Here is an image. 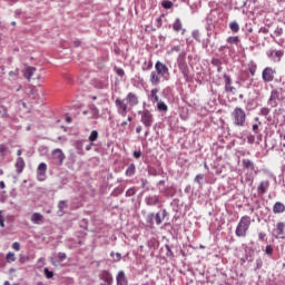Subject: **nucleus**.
Returning a JSON list of instances; mask_svg holds the SVG:
<instances>
[{"instance_id": "39448f33", "label": "nucleus", "mask_w": 285, "mask_h": 285, "mask_svg": "<svg viewBox=\"0 0 285 285\" xmlns=\"http://www.w3.org/2000/svg\"><path fill=\"white\" fill-rule=\"evenodd\" d=\"M138 115L140 116V122L145 126V128L148 129L153 127V124H155V117L150 110L144 109L138 111Z\"/></svg>"}, {"instance_id": "3c124183", "label": "nucleus", "mask_w": 285, "mask_h": 285, "mask_svg": "<svg viewBox=\"0 0 285 285\" xmlns=\"http://www.w3.org/2000/svg\"><path fill=\"white\" fill-rule=\"evenodd\" d=\"M66 257H67L66 253H63V252L58 253V258H59L60 262H63L66 259Z\"/></svg>"}, {"instance_id": "aec40b11", "label": "nucleus", "mask_w": 285, "mask_h": 285, "mask_svg": "<svg viewBox=\"0 0 285 285\" xmlns=\"http://www.w3.org/2000/svg\"><path fill=\"white\" fill-rule=\"evenodd\" d=\"M26 168V160L23 158L18 157L16 160V170L18 174L23 173V169Z\"/></svg>"}, {"instance_id": "49530a36", "label": "nucleus", "mask_w": 285, "mask_h": 285, "mask_svg": "<svg viewBox=\"0 0 285 285\" xmlns=\"http://www.w3.org/2000/svg\"><path fill=\"white\" fill-rule=\"evenodd\" d=\"M29 259H30V257H28L23 254H20V258H19L20 264H26V262H28Z\"/></svg>"}, {"instance_id": "0e129e2a", "label": "nucleus", "mask_w": 285, "mask_h": 285, "mask_svg": "<svg viewBox=\"0 0 285 285\" xmlns=\"http://www.w3.org/2000/svg\"><path fill=\"white\" fill-rule=\"evenodd\" d=\"M141 130H142V127H141V126H138V127L136 128L137 135H139V134L141 132Z\"/></svg>"}, {"instance_id": "79ce46f5", "label": "nucleus", "mask_w": 285, "mask_h": 285, "mask_svg": "<svg viewBox=\"0 0 285 285\" xmlns=\"http://www.w3.org/2000/svg\"><path fill=\"white\" fill-rule=\"evenodd\" d=\"M45 275L47 277V279H52V277H55V273L50 269H48V267L45 268Z\"/></svg>"}, {"instance_id": "680f3d73", "label": "nucleus", "mask_w": 285, "mask_h": 285, "mask_svg": "<svg viewBox=\"0 0 285 285\" xmlns=\"http://www.w3.org/2000/svg\"><path fill=\"white\" fill-rule=\"evenodd\" d=\"M275 52H276V50H271L267 56H268L269 58L272 57V59H273V56L275 55Z\"/></svg>"}, {"instance_id": "f257e3e1", "label": "nucleus", "mask_w": 285, "mask_h": 285, "mask_svg": "<svg viewBox=\"0 0 285 285\" xmlns=\"http://www.w3.org/2000/svg\"><path fill=\"white\" fill-rule=\"evenodd\" d=\"M115 106L118 115H120V117H126L135 106H139V96L135 92H129L124 99L117 98L115 100Z\"/></svg>"}, {"instance_id": "dca6fc26", "label": "nucleus", "mask_w": 285, "mask_h": 285, "mask_svg": "<svg viewBox=\"0 0 285 285\" xmlns=\"http://www.w3.org/2000/svg\"><path fill=\"white\" fill-rule=\"evenodd\" d=\"M154 217L157 226H161V223L164 222V219L168 217V212H166V209H163L161 213H157L156 215L154 214Z\"/></svg>"}, {"instance_id": "a19ab883", "label": "nucleus", "mask_w": 285, "mask_h": 285, "mask_svg": "<svg viewBox=\"0 0 285 285\" xmlns=\"http://www.w3.org/2000/svg\"><path fill=\"white\" fill-rule=\"evenodd\" d=\"M8 151V145H6V144H1L0 145V155L2 156V157H6V153Z\"/></svg>"}, {"instance_id": "37998d69", "label": "nucleus", "mask_w": 285, "mask_h": 285, "mask_svg": "<svg viewBox=\"0 0 285 285\" xmlns=\"http://www.w3.org/2000/svg\"><path fill=\"white\" fill-rule=\"evenodd\" d=\"M194 181H195L196 184H198L199 186H202V181H204V175H203V174L196 175Z\"/></svg>"}, {"instance_id": "e433bc0d", "label": "nucleus", "mask_w": 285, "mask_h": 285, "mask_svg": "<svg viewBox=\"0 0 285 285\" xmlns=\"http://www.w3.org/2000/svg\"><path fill=\"white\" fill-rule=\"evenodd\" d=\"M146 222H147V224H149V226H154L155 225V214L154 213L148 214L146 217Z\"/></svg>"}, {"instance_id": "e2e57ef3", "label": "nucleus", "mask_w": 285, "mask_h": 285, "mask_svg": "<svg viewBox=\"0 0 285 285\" xmlns=\"http://www.w3.org/2000/svg\"><path fill=\"white\" fill-rule=\"evenodd\" d=\"M150 68H153V62H149L147 68L144 67L142 70H150Z\"/></svg>"}, {"instance_id": "a211bd4d", "label": "nucleus", "mask_w": 285, "mask_h": 285, "mask_svg": "<svg viewBox=\"0 0 285 285\" xmlns=\"http://www.w3.org/2000/svg\"><path fill=\"white\" fill-rule=\"evenodd\" d=\"M161 78H163L161 75H159L157 71H151L149 81L151 86H159Z\"/></svg>"}, {"instance_id": "bf43d9fd", "label": "nucleus", "mask_w": 285, "mask_h": 285, "mask_svg": "<svg viewBox=\"0 0 285 285\" xmlns=\"http://www.w3.org/2000/svg\"><path fill=\"white\" fill-rule=\"evenodd\" d=\"M179 50H181V47H179V46H176V47L171 48L173 52H179Z\"/></svg>"}, {"instance_id": "338daca9", "label": "nucleus", "mask_w": 285, "mask_h": 285, "mask_svg": "<svg viewBox=\"0 0 285 285\" xmlns=\"http://www.w3.org/2000/svg\"><path fill=\"white\" fill-rule=\"evenodd\" d=\"M9 77H17V71H10Z\"/></svg>"}, {"instance_id": "c03bdc74", "label": "nucleus", "mask_w": 285, "mask_h": 285, "mask_svg": "<svg viewBox=\"0 0 285 285\" xmlns=\"http://www.w3.org/2000/svg\"><path fill=\"white\" fill-rule=\"evenodd\" d=\"M227 42H228V43H235V45H237V43H239V37H237V36L229 37V38L227 39Z\"/></svg>"}, {"instance_id": "bb28decb", "label": "nucleus", "mask_w": 285, "mask_h": 285, "mask_svg": "<svg viewBox=\"0 0 285 285\" xmlns=\"http://www.w3.org/2000/svg\"><path fill=\"white\" fill-rule=\"evenodd\" d=\"M249 75H252V77H255L256 72H257V63H255V61H249L247 65Z\"/></svg>"}, {"instance_id": "ea45409f", "label": "nucleus", "mask_w": 285, "mask_h": 285, "mask_svg": "<svg viewBox=\"0 0 285 285\" xmlns=\"http://www.w3.org/2000/svg\"><path fill=\"white\" fill-rule=\"evenodd\" d=\"M137 194V188L131 187L126 191V197H134Z\"/></svg>"}, {"instance_id": "393cba45", "label": "nucleus", "mask_w": 285, "mask_h": 285, "mask_svg": "<svg viewBox=\"0 0 285 285\" xmlns=\"http://www.w3.org/2000/svg\"><path fill=\"white\" fill-rule=\"evenodd\" d=\"M135 173H137V166H135V164L131 163V164L127 167V169H126V171H125V175H126V177H134Z\"/></svg>"}, {"instance_id": "4c0bfd02", "label": "nucleus", "mask_w": 285, "mask_h": 285, "mask_svg": "<svg viewBox=\"0 0 285 285\" xmlns=\"http://www.w3.org/2000/svg\"><path fill=\"white\" fill-rule=\"evenodd\" d=\"M110 257H112L114 262H121V253H110Z\"/></svg>"}, {"instance_id": "0eeeda50", "label": "nucleus", "mask_w": 285, "mask_h": 285, "mask_svg": "<svg viewBox=\"0 0 285 285\" xmlns=\"http://www.w3.org/2000/svg\"><path fill=\"white\" fill-rule=\"evenodd\" d=\"M177 65L185 79H188V66L186 65V55L179 53Z\"/></svg>"}, {"instance_id": "603ef678", "label": "nucleus", "mask_w": 285, "mask_h": 285, "mask_svg": "<svg viewBox=\"0 0 285 285\" xmlns=\"http://www.w3.org/2000/svg\"><path fill=\"white\" fill-rule=\"evenodd\" d=\"M116 75H118V77H124V75H126V72L124 71V69L117 68L116 69Z\"/></svg>"}, {"instance_id": "5701e85b", "label": "nucleus", "mask_w": 285, "mask_h": 285, "mask_svg": "<svg viewBox=\"0 0 285 285\" xmlns=\"http://www.w3.org/2000/svg\"><path fill=\"white\" fill-rule=\"evenodd\" d=\"M183 28H184V24L181 23V19L177 18L173 23V30L175 32H181V30L183 32H186V29H183Z\"/></svg>"}, {"instance_id": "20e7f679", "label": "nucleus", "mask_w": 285, "mask_h": 285, "mask_svg": "<svg viewBox=\"0 0 285 285\" xmlns=\"http://www.w3.org/2000/svg\"><path fill=\"white\" fill-rule=\"evenodd\" d=\"M248 228H250V217L243 216L239 219V223L235 230L236 237H246V235L248 233Z\"/></svg>"}, {"instance_id": "5fc2aeb1", "label": "nucleus", "mask_w": 285, "mask_h": 285, "mask_svg": "<svg viewBox=\"0 0 285 285\" xmlns=\"http://www.w3.org/2000/svg\"><path fill=\"white\" fill-rule=\"evenodd\" d=\"M140 181H141V188H146V186H148V179L141 178Z\"/></svg>"}, {"instance_id": "412c9836", "label": "nucleus", "mask_w": 285, "mask_h": 285, "mask_svg": "<svg viewBox=\"0 0 285 285\" xmlns=\"http://www.w3.org/2000/svg\"><path fill=\"white\" fill-rule=\"evenodd\" d=\"M117 285H128V281L126 279V273L120 271L116 277Z\"/></svg>"}, {"instance_id": "58836bf2", "label": "nucleus", "mask_w": 285, "mask_h": 285, "mask_svg": "<svg viewBox=\"0 0 285 285\" xmlns=\"http://www.w3.org/2000/svg\"><path fill=\"white\" fill-rule=\"evenodd\" d=\"M161 6H163V8H165V10H170V8H173V2L169 0H164L161 2Z\"/></svg>"}, {"instance_id": "7ed1b4c3", "label": "nucleus", "mask_w": 285, "mask_h": 285, "mask_svg": "<svg viewBox=\"0 0 285 285\" xmlns=\"http://www.w3.org/2000/svg\"><path fill=\"white\" fill-rule=\"evenodd\" d=\"M284 99H285V89L282 87H277L271 91L268 106H271L272 108H277V101H284Z\"/></svg>"}, {"instance_id": "4d7b16f0", "label": "nucleus", "mask_w": 285, "mask_h": 285, "mask_svg": "<svg viewBox=\"0 0 285 285\" xmlns=\"http://www.w3.org/2000/svg\"><path fill=\"white\" fill-rule=\"evenodd\" d=\"M258 239H259L261 242H264V239H266V234L261 232V233L258 234Z\"/></svg>"}, {"instance_id": "7c9ffc66", "label": "nucleus", "mask_w": 285, "mask_h": 285, "mask_svg": "<svg viewBox=\"0 0 285 285\" xmlns=\"http://www.w3.org/2000/svg\"><path fill=\"white\" fill-rule=\"evenodd\" d=\"M254 181H255V176L253 175V173L245 174V183L248 184V186H253Z\"/></svg>"}, {"instance_id": "c9c22d12", "label": "nucleus", "mask_w": 285, "mask_h": 285, "mask_svg": "<svg viewBox=\"0 0 285 285\" xmlns=\"http://www.w3.org/2000/svg\"><path fill=\"white\" fill-rule=\"evenodd\" d=\"M6 261L8 262V264H12V262H17V256L14 255V253L9 252L6 256Z\"/></svg>"}, {"instance_id": "b1692460", "label": "nucleus", "mask_w": 285, "mask_h": 285, "mask_svg": "<svg viewBox=\"0 0 285 285\" xmlns=\"http://www.w3.org/2000/svg\"><path fill=\"white\" fill-rule=\"evenodd\" d=\"M58 215L59 217H63V215L66 214V208H68V202L66 200H60L58 204Z\"/></svg>"}, {"instance_id": "864d4df0", "label": "nucleus", "mask_w": 285, "mask_h": 285, "mask_svg": "<svg viewBox=\"0 0 285 285\" xmlns=\"http://www.w3.org/2000/svg\"><path fill=\"white\" fill-rule=\"evenodd\" d=\"M12 248H13V250H21V244L16 242L12 244Z\"/></svg>"}, {"instance_id": "c756f323", "label": "nucleus", "mask_w": 285, "mask_h": 285, "mask_svg": "<svg viewBox=\"0 0 285 285\" xmlns=\"http://www.w3.org/2000/svg\"><path fill=\"white\" fill-rule=\"evenodd\" d=\"M94 119H99V108L96 105L89 106Z\"/></svg>"}, {"instance_id": "052dcab7", "label": "nucleus", "mask_w": 285, "mask_h": 285, "mask_svg": "<svg viewBox=\"0 0 285 285\" xmlns=\"http://www.w3.org/2000/svg\"><path fill=\"white\" fill-rule=\"evenodd\" d=\"M92 146H95V142H90L86 146V150H92Z\"/></svg>"}, {"instance_id": "69168bd1", "label": "nucleus", "mask_w": 285, "mask_h": 285, "mask_svg": "<svg viewBox=\"0 0 285 285\" xmlns=\"http://www.w3.org/2000/svg\"><path fill=\"white\" fill-rule=\"evenodd\" d=\"M0 188L3 190L6 188V183L3 180L0 181Z\"/></svg>"}, {"instance_id": "09e8293b", "label": "nucleus", "mask_w": 285, "mask_h": 285, "mask_svg": "<svg viewBox=\"0 0 285 285\" xmlns=\"http://www.w3.org/2000/svg\"><path fill=\"white\" fill-rule=\"evenodd\" d=\"M274 32L276 37H282L284 29H282V27H277Z\"/></svg>"}, {"instance_id": "6ab92c4d", "label": "nucleus", "mask_w": 285, "mask_h": 285, "mask_svg": "<svg viewBox=\"0 0 285 285\" xmlns=\"http://www.w3.org/2000/svg\"><path fill=\"white\" fill-rule=\"evenodd\" d=\"M273 213L274 215H281L282 213H285V205L282 202H276L273 206Z\"/></svg>"}, {"instance_id": "1a4fd4ad", "label": "nucleus", "mask_w": 285, "mask_h": 285, "mask_svg": "<svg viewBox=\"0 0 285 285\" xmlns=\"http://www.w3.org/2000/svg\"><path fill=\"white\" fill-rule=\"evenodd\" d=\"M51 155L56 166L63 165V159H66V155L63 154V150H61L60 148L55 149Z\"/></svg>"}, {"instance_id": "774afa93", "label": "nucleus", "mask_w": 285, "mask_h": 285, "mask_svg": "<svg viewBox=\"0 0 285 285\" xmlns=\"http://www.w3.org/2000/svg\"><path fill=\"white\" fill-rule=\"evenodd\" d=\"M258 129H259V126H258V125H253V130H254V132H257Z\"/></svg>"}, {"instance_id": "473e14b6", "label": "nucleus", "mask_w": 285, "mask_h": 285, "mask_svg": "<svg viewBox=\"0 0 285 285\" xmlns=\"http://www.w3.org/2000/svg\"><path fill=\"white\" fill-rule=\"evenodd\" d=\"M97 139H99V131L92 130L89 135V141L95 144V141H97Z\"/></svg>"}, {"instance_id": "9d476101", "label": "nucleus", "mask_w": 285, "mask_h": 285, "mask_svg": "<svg viewBox=\"0 0 285 285\" xmlns=\"http://www.w3.org/2000/svg\"><path fill=\"white\" fill-rule=\"evenodd\" d=\"M243 164V168H245V170H250L252 173H254V175H258L259 174V168L255 165V163L248 158H245L242 160Z\"/></svg>"}, {"instance_id": "f3484780", "label": "nucleus", "mask_w": 285, "mask_h": 285, "mask_svg": "<svg viewBox=\"0 0 285 285\" xmlns=\"http://www.w3.org/2000/svg\"><path fill=\"white\" fill-rule=\"evenodd\" d=\"M145 204L147 206H157L159 204V196L157 195H149L145 197Z\"/></svg>"}, {"instance_id": "cd10ccee", "label": "nucleus", "mask_w": 285, "mask_h": 285, "mask_svg": "<svg viewBox=\"0 0 285 285\" xmlns=\"http://www.w3.org/2000/svg\"><path fill=\"white\" fill-rule=\"evenodd\" d=\"M157 110L159 112H168V105H166V102L158 100L157 101Z\"/></svg>"}, {"instance_id": "f704fd0d", "label": "nucleus", "mask_w": 285, "mask_h": 285, "mask_svg": "<svg viewBox=\"0 0 285 285\" xmlns=\"http://www.w3.org/2000/svg\"><path fill=\"white\" fill-rule=\"evenodd\" d=\"M229 30H232L234 33L239 32V23H237V21H232L229 23Z\"/></svg>"}, {"instance_id": "a18cd8bd", "label": "nucleus", "mask_w": 285, "mask_h": 285, "mask_svg": "<svg viewBox=\"0 0 285 285\" xmlns=\"http://www.w3.org/2000/svg\"><path fill=\"white\" fill-rule=\"evenodd\" d=\"M261 115H262L263 117H266V116L271 115V109H269L268 107L262 108V109H261Z\"/></svg>"}, {"instance_id": "c85d7f7f", "label": "nucleus", "mask_w": 285, "mask_h": 285, "mask_svg": "<svg viewBox=\"0 0 285 285\" xmlns=\"http://www.w3.org/2000/svg\"><path fill=\"white\" fill-rule=\"evenodd\" d=\"M284 57V51H282V50H276L275 51V55H274V57H273V61L275 62V63H279V61H282V58Z\"/></svg>"}, {"instance_id": "6e6d98bb", "label": "nucleus", "mask_w": 285, "mask_h": 285, "mask_svg": "<svg viewBox=\"0 0 285 285\" xmlns=\"http://www.w3.org/2000/svg\"><path fill=\"white\" fill-rule=\"evenodd\" d=\"M134 157L135 159H139V157H141V150L134 151Z\"/></svg>"}, {"instance_id": "13d9d810", "label": "nucleus", "mask_w": 285, "mask_h": 285, "mask_svg": "<svg viewBox=\"0 0 285 285\" xmlns=\"http://www.w3.org/2000/svg\"><path fill=\"white\" fill-rule=\"evenodd\" d=\"M259 32H261L262 35H268V29H266V27H262V28L259 29Z\"/></svg>"}, {"instance_id": "a878e982", "label": "nucleus", "mask_w": 285, "mask_h": 285, "mask_svg": "<svg viewBox=\"0 0 285 285\" xmlns=\"http://www.w3.org/2000/svg\"><path fill=\"white\" fill-rule=\"evenodd\" d=\"M37 72V68L35 67H27L24 71V77L30 81L32 79V76Z\"/></svg>"}, {"instance_id": "2eb2a0df", "label": "nucleus", "mask_w": 285, "mask_h": 285, "mask_svg": "<svg viewBox=\"0 0 285 285\" xmlns=\"http://www.w3.org/2000/svg\"><path fill=\"white\" fill-rule=\"evenodd\" d=\"M99 278L106 284V285H112V274L108 271H102L99 274Z\"/></svg>"}, {"instance_id": "6e6552de", "label": "nucleus", "mask_w": 285, "mask_h": 285, "mask_svg": "<svg viewBox=\"0 0 285 285\" xmlns=\"http://www.w3.org/2000/svg\"><path fill=\"white\" fill-rule=\"evenodd\" d=\"M155 70L157 71L158 75H160V77H163V79H167V77H169V75H170L168 66H166L161 61H157L155 63Z\"/></svg>"}, {"instance_id": "423d86ee", "label": "nucleus", "mask_w": 285, "mask_h": 285, "mask_svg": "<svg viewBox=\"0 0 285 285\" xmlns=\"http://www.w3.org/2000/svg\"><path fill=\"white\" fill-rule=\"evenodd\" d=\"M275 75H277V70L275 68L265 67L262 71V79L264 83H271V81H274Z\"/></svg>"}, {"instance_id": "9b49d317", "label": "nucleus", "mask_w": 285, "mask_h": 285, "mask_svg": "<svg viewBox=\"0 0 285 285\" xmlns=\"http://www.w3.org/2000/svg\"><path fill=\"white\" fill-rule=\"evenodd\" d=\"M284 228H285V223H282V222L277 223L276 228L274 229V233H273V237L275 239H285Z\"/></svg>"}, {"instance_id": "2f4dec72", "label": "nucleus", "mask_w": 285, "mask_h": 285, "mask_svg": "<svg viewBox=\"0 0 285 285\" xmlns=\"http://www.w3.org/2000/svg\"><path fill=\"white\" fill-rule=\"evenodd\" d=\"M157 92H159V89L157 88L150 91L151 101H154V104H157V101H159V96H157Z\"/></svg>"}, {"instance_id": "8fccbe9b", "label": "nucleus", "mask_w": 285, "mask_h": 285, "mask_svg": "<svg viewBox=\"0 0 285 285\" xmlns=\"http://www.w3.org/2000/svg\"><path fill=\"white\" fill-rule=\"evenodd\" d=\"M265 253H266V255H273V247L271 245H267L265 247Z\"/></svg>"}, {"instance_id": "f03ea898", "label": "nucleus", "mask_w": 285, "mask_h": 285, "mask_svg": "<svg viewBox=\"0 0 285 285\" xmlns=\"http://www.w3.org/2000/svg\"><path fill=\"white\" fill-rule=\"evenodd\" d=\"M232 120L237 128L246 127V111L242 107H236L232 111Z\"/></svg>"}, {"instance_id": "de8ad7c7", "label": "nucleus", "mask_w": 285, "mask_h": 285, "mask_svg": "<svg viewBox=\"0 0 285 285\" xmlns=\"http://www.w3.org/2000/svg\"><path fill=\"white\" fill-rule=\"evenodd\" d=\"M191 35H193V38L196 41H200V39H199V37H200L199 30H194Z\"/></svg>"}, {"instance_id": "72a5a7b5", "label": "nucleus", "mask_w": 285, "mask_h": 285, "mask_svg": "<svg viewBox=\"0 0 285 285\" xmlns=\"http://www.w3.org/2000/svg\"><path fill=\"white\" fill-rule=\"evenodd\" d=\"M76 149L78 151V155H83V140L76 141Z\"/></svg>"}, {"instance_id": "4be33fe9", "label": "nucleus", "mask_w": 285, "mask_h": 285, "mask_svg": "<svg viewBox=\"0 0 285 285\" xmlns=\"http://www.w3.org/2000/svg\"><path fill=\"white\" fill-rule=\"evenodd\" d=\"M31 222L32 224H37L38 226H40V224H43V215H41L40 213H33L31 215Z\"/></svg>"}, {"instance_id": "ddd939ff", "label": "nucleus", "mask_w": 285, "mask_h": 285, "mask_svg": "<svg viewBox=\"0 0 285 285\" xmlns=\"http://www.w3.org/2000/svg\"><path fill=\"white\" fill-rule=\"evenodd\" d=\"M225 79V92H228L229 95H235V87H233V79H230V76L224 75Z\"/></svg>"}, {"instance_id": "f8f14e48", "label": "nucleus", "mask_w": 285, "mask_h": 285, "mask_svg": "<svg viewBox=\"0 0 285 285\" xmlns=\"http://www.w3.org/2000/svg\"><path fill=\"white\" fill-rule=\"evenodd\" d=\"M48 170V165L46 163H40L37 168V179L38 181H46V173Z\"/></svg>"}, {"instance_id": "4468645a", "label": "nucleus", "mask_w": 285, "mask_h": 285, "mask_svg": "<svg viewBox=\"0 0 285 285\" xmlns=\"http://www.w3.org/2000/svg\"><path fill=\"white\" fill-rule=\"evenodd\" d=\"M268 188H271V181L262 180L257 186L258 195H266V193H268Z\"/></svg>"}]
</instances>
